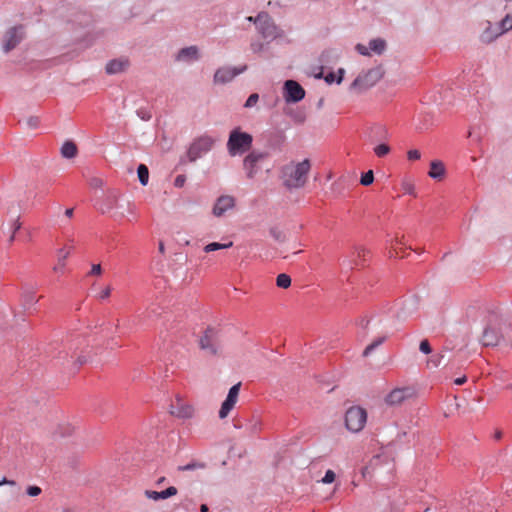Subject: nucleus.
Segmentation results:
<instances>
[{"label": "nucleus", "instance_id": "nucleus-29", "mask_svg": "<svg viewBox=\"0 0 512 512\" xmlns=\"http://www.w3.org/2000/svg\"><path fill=\"white\" fill-rule=\"evenodd\" d=\"M58 254V263L53 267L55 272L62 273L65 267V260L68 258L70 251H64V249H59L57 251Z\"/></svg>", "mask_w": 512, "mask_h": 512}, {"label": "nucleus", "instance_id": "nucleus-43", "mask_svg": "<svg viewBox=\"0 0 512 512\" xmlns=\"http://www.w3.org/2000/svg\"><path fill=\"white\" fill-rule=\"evenodd\" d=\"M419 350L423 353V354H430L432 352V348H431V345L429 343V341L427 339H424L420 342V345H419Z\"/></svg>", "mask_w": 512, "mask_h": 512}, {"label": "nucleus", "instance_id": "nucleus-23", "mask_svg": "<svg viewBox=\"0 0 512 512\" xmlns=\"http://www.w3.org/2000/svg\"><path fill=\"white\" fill-rule=\"evenodd\" d=\"M177 494V489L176 487L174 486H170L168 488H166L165 490L163 491H152V490H146L145 491V496L148 498V499H152L154 501H158V500H162V499H167V498H170L172 496H175Z\"/></svg>", "mask_w": 512, "mask_h": 512}, {"label": "nucleus", "instance_id": "nucleus-49", "mask_svg": "<svg viewBox=\"0 0 512 512\" xmlns=\"http://www.w3.org/2000/svg\"><path fill=\"white\" fill-rule=\"evenodd\" d=\"M407 156H408L409 160H418V159H420L421 154H420L419 150L412 149V150L408 151Z\"/></svg>", "mask_w": 512, "mask_h": 512}, {"label": "nucleus", "instance_id": "nucleus-39", "mask_svg": "<svg viewBox=\"0 0 512 512\" xmlns=\"http://www.w3.org/2000/svg\"><path fill=\"white\" fill-rule=\"evenodd\" d=\"M269 233L273 237V239L279 243H283L286 241L285 233L277 227H271Z\"/></svg>", "mask_w": 512, "mask_h": 512}, {"label": "nucleus", "instance_id": "nucleus-17", "mask_svg": "<svg viewBox=\"0 0 512 512\" xmlns=\"http://www.w3.org/2000/svg\"><path fill=\"white\" fill-rule=\"evenodd\" d=\"M409 396H411L409 388H396L386 396L385 402L391 406L399 405Z\"/></svg>", "mask_w": 512, "mask_h": 512}, {"label": "nucleus", "instance_id": "nucleus-28", "mask_svg": "<svg viewBox=\"0 0 512 512\" xmlns=\"http://www.w3.org/2000/svg\"><path fill=\"white\" fill-rule=\"evenodd\" d=\"M345 74V70L343 68H339L337 71V74L335 72H329L325 77L324 80L327 84L337 83L340 84L343 81Z\"/></svg>", "mask_w": 512, "mask_h": 512}, {"label": "nucleus", "instance_id": "nucleus-27", "mask_svg": "<svg viewBox=\"0 0 512 512\" xmlns=\"http://www.w3.org/2000/svg\"><path fill=\"white\" fill-rule=\"evenodd\" d=\"M37 302L38 298L35 296V292L33 290H25L22 293V305L24 309L32 308Z\"/></svg>", "mask_w": 512, "mask_h": 512}, {"label": "nucleus", "instance_id": "nucleus-52", "mask_svg": "<svg viewBox=\"0 0 512 512\" xmlns=\"http://www.w3.org/2000/svg\"><path fill=\"white\" fill-rule=\"evenodd\" d=\"M39 118L38 117H30L28 120H27V125L30 127V128H37L38 125H39Z\"/></svg>", "mask_w": 512, "mask_h": 512}, {"label": "nucleus", "instance_id": "nucleus-32", "mask_svg": "<svg viewBox=\"0 0 512 512\" xmlns=\"http://www.w3.org/2000/svg\"><path fill=\"white\" fill-rule=\"evenodd\" d=\"M500 29L498 33H506L512 30V15L507 14L501 21L497 22Z\"/></svg>", "mask_w": 512, "mask_h": 512}, {"label": "nucleus", "instance_id": "nucleus-16", "mask_svg": "<svg viewBox=\"0 0 512 512\" xmlns=\"http://www.w3.org/2000/svg\"><path fill=\"white\" fill-rule=\"evenodd\" d=\"M201 58L200 50L196 45L181 48L175 55L176 62L191 64Z\"/></svg>", "mask_w": 512, "mask_h": 512}, {"label": "nucleus", "instance_id": "nucleus-47", "mask_svg": "<svg viewBox=\"0 0 512 512\" xmlns=\"http://www.w3.org/2000/svg\"><path fill=\"white\" fill-rule=\"evenodd\" d=\"M253 53H259L264 50L265 45L259 41H254L250 44Z\"/></svg>", "mask_w": 512, "mask_h": 512}, {"label": "nucleus", "instance_id": "nucleus-55", "mask_svg": "<svg viewBox=\"0 0 512 512\" xmlns=\"http://www.w3.org/2000/svg\"><path fill=\"white\" fill-rule=\"evenodd\" d=\"M20 228H21V223L17 219L12 224V232L16 233Z\"/></svg>", "mask_w": 512, "mask_h": 512}, {"label": "nucleus", "instance_id": "nucleus-13", "mask_svg": "<svg viewBox=\"0 0 512 512\" xmlns=\"http://www.w3.org/2000/svg\"><path fill=\"white\" fill-rule=\"evenodd\" d=\"M419 308V298L418 296L412 294L407 297L402 302V306L399 308V310L396 313V317L404 321L407 318L413 316Z\"/></svg>", "mask_w": 512, "mask_h": 512}, {"label": "nucleus", "instance_id": "nucleus-22", "mask_svg": "<svg viewBox=\"0 0 512 512\" xmlns=\"http://www.w3.org/2000/svg\"><path fill=\"white\" fill-rule=\"evenodd\" d=\"M170 413L178 418L187 419L192 417L193 408L190 405L178 401L177 404H172L170 406Z\"/></svg>", "mask_w": 512, "mask_h": 512}, {"label": "nucleus", "instance_id": "nucleus-54", "mask_svg": "<svg viewBox=\"0 0 512 512\" xmlns=\"http://www.w3.org/2000/svg\"><path fill=\"white\" fill-rule=\"evenodd\" d=\"M135 211H136V207L134 204H132L131 202H127V212L131 215H134L135 214Z\"/></svg>", "mask_w": 512, "mask_h": 512}, {"label": "nucleus", "instance_id": "nucleus-48", "mask_svg": "<svg viewBox=\"0 0 512 512\" xmlns=\"http://www.w3.org/2000/svg\"><path fill=\"white\" fill-rule=\"evenodd\" d=\"M41 488L38 486H29L26 490L27 494L31 497L38 496L41 493Z\"/></svg>", "mask_w": 512, "mask_h": 512}, {"label": "nucleus", "instance_id": "nucleus-64", "mask_svg": "<svg viewBox=\"0 0 512 512\" xmlns=\"http://www.w3.org/2000/svg\"><path fill=\"white\" fill-rule=\"evenodd\" d=\"M200 511H201V512H208V511H209V508H208V506H207L206 504H202V505L200 506Z\"/></svg>", "mask_w": 512, "mask_h": 512}, {"label": "nucleus", "instance_id": "nucleus-11", "mask_svg": "<svg viewBox=\"0 0 512 512\" xmlns=\"http://www.w3.org/2000/svg\"><path fill=\"white\" fill-rule=\"evenodd\" d=\"M304 88L295 80H286L283 85V97L286 103H298L305 98Z\"/></svg>", "mask_w": 512, "mask_h": 512}, {"label": "nucleus", "instance_id": "nucleus-19", "mask_svg": "<svg viewBox=\"0 0 512 512\" xmlns=\"http://www.w3.org/2000/svg\"><path fill=\"white\" fill-rule=\"evenodd\" d=\"M235 204V199L232 196H221L217 199L214 207L213 214L217 217L222 216L226 211L231 209Z\"/></svg>", "mask_w": 512, "mask_h": 512}, {"label": "nucleus", "instance_id": "nucleus-59", "mask_svg": "<svg viewBox=\"0 0 512 512\" xmlns=\"http://www.w3.org/2000/svg\"><path fill=\"white\" fill-rule=\"evenodd\" d=\"M369 323H370V319L362 318V319L360 320V323H359V324H360V326H361L362 328H367V326L369 325Z\"/></svg>", "mask_w": 512, "mask_h": 512}, {"label": "nucleus", "instance_id": "nucleus-30", "mask_svg": "<svg viewBox=\"0 0 512 512\" xmlns=\"http://www.w3.org/2000/svg\"><path fill=\"white\" fill-rule=\"evenodd\" d=\"M285 113H286V115L291 117L294 122H296L298 124L303 123L305 121V119H306L305 112L303 110H300V109H296V110L289 109V110H286Z\"/></svg>", "mask_w": 512, "mask_h": 512}, {"label": "nucleus", "instance_id": "nucleus-31", "mask_svg": "<svg viewBox=\"0 0 512 512\" xmlns=\"http://www.w3.org/2000/svg\"><path fill=\"white\" fill-rule=\"evenodd\" d=\"M137 174H138V179H139V182L141 183V185L146 186L149 181L148 167L144 164H140L137 167Z\"/></svg>", "mask_w": 512, "mask_h": 512}, {"label": "nucleus", "instance_id": "nucleus-57", "mask_svg": "<svg viewBox=\"0 0 512 512\" xmlns=\"http://www.w3.org/2000/svg\"><path fill=\"white\" fill-rule=\"evenodd\" d=\"M125 216V214L123 212H118V211H115L112 215V217L115 219V220H120L122 219L123 217Z\"/></svg>", "mask_w": 512, "mask_h": 512}, {"label": "nucleus", "instance_id": "nucleus-4", "mask_svg": "<svg viewBox=\"0 0 512 512\" xmlns=\"http://www.w3.org/2000/svg\"><path fill=\"white\" fill-rule=\"evenodd\" d=\"M385 70L382 65L362 70L350 85V90L358 93L367 91L374 87L384 76Z\"/></svg>", "mask_w": 512, "mask_h": 512}, {"label": "nucleus", "instance_id": "nucleus-8", "mask_svg": "<svg viewBox=\"0 0 512 512\" xmlns=\"http://www.w3.org/2000/svg\"><path fill=\"white\" fill-rule=\"evenodd\" d=\"M270 156L268 151L252 150L243 159V169L248 179H253L260 171V164Z\"/></svg>", "mask_w": 512, "mask_h": 512}, {"label": "nucleus", "instance_id": "nucleus-21", "mask_svg": "<svg viewBox=\"0 0 512 512\" xmlns=\"http://www.w3.org/2000/svg\"><path fill=\"white\" fill-rule=\"evenodd\" d=\"M498 29H500V28L497 23L493 24L490 21H487V26L485 27L484 31L480 35L481 42L488 44V43L493 42L499 36H501L503 33H498L499 32Z\"/></svg>", "mask_w": 512, "mask_h": 512}, {"label": "nucleus", "instance_id": "nucleus-12", "mask_svg": "<svg viewBox=\"0 0 512 512\" xmlns=\"http://www.w3.org/2000/svg\"><path fill=\"white\" fill-rule=\"evenodd\" d=\"M387 48V43L383 38H374L369 41L368 46L358 43L355 50L363 56H371L372 53L382 55Z\"/></svg>", "mask_w": 512, "mask_h": 512}, {"label": "nucleus", "instance_id": "nucleus-50", "mask_svg": "<svg viewBox=\"0 0 512 512\" xmlns=\"http://www.w3.org/2000/svg\"><path fill=\"white\" fill-rule=\"evenodd\" d=\"M102 273V267L100 264H93L91 267V270L89 272V275H96L99 276Z\"/></svg>", "mask_w": 512, "mask_h": 512}, {"label": "nucleus", "instance_id": "nucleus-58", "mask_svg": "<svg viewBox=\"0 0 512 512\" xmlns=\"http://www.w3.org/2000/svg\"><path fill=\"white\" fill-rule=\"evenodd\" d=\"M342 265H343L344 267H347L348 269H352V268H353L352 261H351V260H349V259H344V260L342 261Z\"/></svg>", "mask_w": 512, "mask_h": 512}, {"label": "nucleus", "instance_id": "nucleus-36", "mask_svg": "<svg viewBox=\"0 0 512 512\" xmlns=\"http://www.w3.org/2000/svg\"><path fill=\"white\" fill-rule=\"evenodd\" d=\"M157 316H158L157 309L154 307H151V308H148L146 312L138 313L136 315V318L139 323H142V322H144V320L146 318L150 319V318H155Z\"/></svg>", "mask_w": 512, "mask_h": 512}, {"label": "nucleus", "instance_id": "nucleus-7", "mask_svg": "<svg viewBox=\"0 0 512 512\" xmlns=\"http://www.w3.org/2000/svg\"><path fill=\"white\" fill-rule=\"evenodd\" d=\"M215 144V139L209 135H202L196 138L189 146L187 157L190 162H195L203 155L212 150Z\"/></svg>", "mask_w": 512, "mask_h": 512}, {"label": "nucleus", "instance_id": "nucleus-18", "mask_svg": "<svg viewBox=\"0 0 512 512\" xmlns=\"http://www.w3.org/2000/svg\"><path fill=\"white\" fill-rule=\"evenodd\" d=\"M264 138L268 149L280 150L286 137L282 131H274L264 134Z\"/></svg>", "mask_w": 512, "mask_h": 512}, {"label": "nucleus", "instance_id": "nucleus-25", "mask_svg": "<svg viewBox=\"0 0 512 512\" xmlns=\"http://www.w3.org/2000/svg\"><path fill=\"white\" fill-rule=\"evenodd\" d=\"M428 175L435 180H441L445 175V167L443 162L434 160L430 163V171Z\"/></svg>", "mask_w": 512, "mask_h": 512}, {"label": "nucleus", "instance_id": "nucleus-51", "mask_svg": "<svg viewBox=\"0 0 512 512\" xmlns=\"http://www.w3.org/2000/svg\"><path fill=\"white\" fill-rule=\"evenodd\" d=\"M186 177L184 175H178L174 180L175 187H182L185 184Z\"/></svg>", "mask_w": 512, "mask_h": 512}, {"label": "nucleus", "instance_id": "nucleus-26", "mask_svg": "<svg viewBox=\"0 0 512 512\" xmlns=\"http://www.w3.org/2000/svg\"><path fill=\"white\" fill-rule=\"evenodd\" d=\"M60 152L63 158L72 159L77 155L78 149L74 142L66 141L62 145Z\"/></svg>", "mask_w": 512, "mask_h": 512}, {"label": "nucleus", "instance_id": "nucleus-1", "mask_svg": "<svg viewBox=\"0 0 512 512\" xmlns=\"http://www.w3.org/2000/svg\"><path fill=\"white\" fill-rule=\"evenodd\" d=\"M308 159L297 164H288L282 168L283 184L288 189H298L305 185L310 170Z\"/></svg>", "mask_w": 512, "mask_h": 512}, {"label": "nucleus", "instance_id": "nucleus-2", "mask_svg": "<svg viewBox=\"0 0 512 512\" xmlns=\"http://www.w3.org/2000/svg\"><path fill=\"white\" fill-rule=\"evenodd\" d=\"M504 323L503 318L496 312H491L484 326L480 343L485 347H495L501 343L504 338L501 331V325Z\"/></svg>", "mask_w": 512, "mask_h": 512}, {"label": "nucleus", "instance_id": "nucleus-37", "mask_svg": "<svg viewBox=\"0 0 512 512\" xmlns=\"http://www.w3.org/2000/svg\"><path fill=\"white\" fill-rule=\"evenodd\" d=\"M276 285L279 288L286 289L291 285V277L288 274L281 273L276 278Z\"/></svg>", "mask_w": 512, "mask_h": 512}, {"label": "nucleus", "instance_id": "nucleus-46", "mask_svg": "<svg viewBox=\"0 0 512 512\" xmlns=\"http://www.w3.org/2000/svg\"><path fill=\"white\" fill-rule=\"evenodd\" d=\"M136 113L137 116L144 121H149L152 117L151 113L146 109H138Z\"/></svg>", "mask_w": 512, "mask_h": 512}, {"label": "nucleus", "instance_id": "nucleus-60", "mask_svg": "<svg viewBox=\"0 0 512 512\" xmlns=\"http://www.w3.org/2000/svg\"><path fill=\"white\" fill-rule=\"evenodd\" d=\"M466 380H467V378L465 376H463V377L456 378L454 380V383L456 385H462V384H464L466 382Z\"/></svg>", "mask_w": 512, "mask_h": 512}, {"label": "nucleus", "instance_id": "nucleus-15", "mask_svg": "<svg viewBox=\"0 0 512 512\" xmlns=\"http://www.w3.org/2000/svg\"><path fill=\"white\" fill-rule=\"evenodd\" d=\"M241 383L234 384L228 391V394L226 396V399L221 405V408L219 410V418L224 419L227 417V415L230 413V411L233 409L234 405L237 402V398L239 395Z\"/></svg>", "mask_w": 512, "mask_h": 512}, {"label": "nucleus", "instance_id": "nucleus-62", "mask_svg": "<svg viewBox=\"0 0 512 512\" xmlns=\"http://www.w3.org/2000/svg\"><path fill=\"white\" fill-rule=\"evenodd\" d=\"M77 362L79 365H83L84 363L87 362V359L84 356H80L78 357Z\"/></svg>", "mask_w": 512, "mask_h": 512}, {"label": "nucleus", "instance_id": "nucleus-20", "mask_svg": "<svg viewBox=\"0 0 512 512\" xmlns=\"http://www.w3.org/2000/svg\"><path fill=\"white\" fill-rule=\"evenodd\" d=\"M129 60L127 58H119L110 60L105 67L106 73L109 75L124 72L129 67Z\"/></svg>", "mask_w": 512, "mask_h": 512}, {"label": "nucleus", "instance_id": "nucleus-40", "mask_svg": "<svg viewBox=\"0 0 512 512\" xmlns=\"http://www.w3.org/2000/svg\"><path fill=\"white\" fill-rule=\"evenodd\" d=\"M373 181H374V173L372 170H369L361 175L360 183L363 186H369L373 183Z\"/></svg>", "mask_w": 512, "mask_h": 512}, {"label": "nucleus", "instance_id": "nucleus-56", "mask_svg": "<svg viewBox=\"0 0 512 512\" xmlns=\"http://www.w3.org/2000/svg\"><path fill=\"white\" fill-rule=\"evenodd\" d=\"M405 192L410 194V195H414V186L411 185V184H406L405 187Z\"/></svg>", "mask_w": 512, "mask_h": 512}, {"label": "nucleus", "instance_id": "nucleus-9", "mask_svg": "<svg viewBox=\"0 0 512 512\" xmlns=\"http://www.w3.org/2000/svg\"><path fill=\"white\" fill-rule=\"evenodd\" d=\"M367 422V412L360 406H352L345 413L346 428L353 432H360Z\"/></svg>", "mask_w": 512, "mask_h": 512}, {"label": "nucleus", "instance_id": "nucleus-10", "mask_svg": "<svg viewBox=\"0 0 512 512\" xmlns=\"http://www.w3.org/2000/svg\"><path fill=\"white\" fill-rule=\"evenodd\" d=\"M247 70V65L240 67L223 66L218 68L213 76L214 84L224 85Z\"/></svg>", "mask_w": 512, "mask_h": 512}, {"label": "nucleus", "instance_id": "nucleus-38", "mask_svg": "<svg viewBox=\"0 0 512 512\" xmlns=\"http://www.w3.org/2000/svg\"><path fill=\"white\" fill-rule=\"evenodd\" d=\"M3 485L11 486V495L12 496H17L21 491V488L18 486V484L14 480H9L5 477L0 480V487Z\"/></svg>", "mask_w": 512, "mask_h": 512}, {"label": "nucleus", "instance_id": "nucleus-14", "mask_svg": "<svg viewBox=\"0 0 512 512\" xmlns=\"http://www.w3.org/2000/svg\"><path fill=\"white\" fill-rule=\"evenodd\" d=\"M23 39V26L10 28L3 38V50L8 53L13 50Z\"/></svg>", "mask_w": 512, "mask_h": 512}, {"label": "nucleus", "instance_id": "nucleus-61", "mask_svg": "<svg viewBox=\"0 0 512 512\" xmlns=\"http://www.w3.org/2000/svg\"><path fill=\"white\" fill-rule=\"evenodd\" d=\"M74 210L73 208H68L65 210V216L71 218L73 216Z\"/></svg>", "mask_w": 512, "mask_h": 512}, {"label": "nucleus", "instance_id": "nucleus-33", "mask_svg": "<svg viewBox=\"0 0 512 512\" xmlns=\"http://www.w3.org/2000/svg\"><path fill=\"white\" fill-rule=\"evenodd\" d=\"M386 340V337H378L375 340L372 341L363 351V357L369 356L376 348H378L381 344L384 343Z\"/></svg>", "mask_w": 512, "mask_h": 512}, {"label": "nucleus", "instance_id": "nucleus-3", "mask_svg": "<svg viewBox=\"0 0 512 512\" xmlns=\"http://www.w3.org/2000/svg\"><path fill=\"white\" fill-rule=\"evenodd\" d=\"M253 143V136L241 130L240 127L232 129L227 140V151L231 157L241 156L250 151Z\"/></svg>", "mask_w": 512, "mask_h": 512}, {"label": "nucleus", "instance_id": "nucleus-53", "mask_svg": "<svg viewBox=\"0 0 512 512\" xmlns=\"http://www.w3.org/2000/svg\"><path fill=\"white\" fill-rule=\"evenodd\" d=\"M111 294V287L110 286H107L104 290L101 291V293L99 294V298L101 300H104V299H107Z\"/></svg>", "mask_w": 512, "mask_h": 512}, {"label": "nucleus", "instance_id": "nucleus-45", "mask_svg": "<svg viewBox=\"0 0 512 512\" xmlns=\"http://www.w3.org/2000/svg\"><path fill=\"white\" fill-rule=\"evenodd\" d=\"M335 477H336V475L332 470H327L321 481L324 484H330V483L334 482Z\"/></svg>", "mask_w": 512, "mask_h": 512}, {"label": "nucleus", "instance_id": "nucleus-6", "mask_svg": "<svg viewBox=\"0 0 512 512\" xmlns=\"http://www.w3.org/2000/svg\"><path fill=\"white\" fill-rule=\"evenodd\" d=\"M199 348L209 356H216L221 350V331L208 326L199 338Z\"/></svg>", "mask_w": 512, "mask_h": 512}, {"label": "nucleus", "instance_id": "nucleus-42", "mask_svg": "<svg viewBox=\"0 0 512 512\" xmlns=\"http://www.w3.org/2000/svg\"><path fill=\"white\" fill-rule=\"evenodd\" d=\"M259 101V94L257 93H252L246 100V102L244 103V108H252L254 107L257 102Z\"/></svg>", "mask_w": 512, "mask_h": 512}, {"label": "nucleus", "instance_id": "nucleus-63", "mask_svg": "<svg viewBox=\"0 0 512 512\" xmlns=\"http://www.w3.org/2000/svg\"><path fill=\"white\" fill-rule=\"evenodd\" d=\"M501 437H502V432H501L500 430H497V431L495 432V434H494V438H495L496 440H499V439H501Z\"/></svg>", "mask_w": 512, "mask_h": 512}, {"label": "nucleus", "instance_id": "nucleus-34", "mask_svg": "<svg viewBox=\"0 0 512 512\" xmlns=\"http://www.w3.org/2000/svg\"><path fill=\"white\" fill-rule=\"evenodd\" d=\"M206 464L204 462L200 461H191L186 465H182L178 467V470L180 471H193L197 469H205Z\"/></svg>", "mask_w": 512, "mask_h": 512}, {"label": "nucleus", "instance_id": "nucleus-24", "mask_svg": "<svg viewBox=\"0 0 512 512\" xmlns=\"http://www.w3.org/2000/svg\"><path fill=\"white\" fill-rule=\"evenodd\" d=\"M123 205L119 203L115 194H110L106 197L104 203L99 208L102 214L108 213L113 209H122Z\"/></svg>", "mask_w": 512, "mask_h": 512}, {"label": "nucleus", "instance_id": "nucleus-5", "mask_svg": "<svg viewBox=\"0 0 512 512\" xmlns=\"http://www.w3.org/2000/svg\"><path fill=\"white\" fill-rule=\"evenodd\" d=\"M255 26L258 33L267 43L284 36V31L276 25L272 17L266 12H260L255 17Z\"/></svg>", "mask_w": 512, "mask_h": 512}, {"label": "nucleus", "instance_id": "nucleus-44", "mask_svg": "<svg viewBox=\"0 0 512 512\" xmlns=\"http://www.w3.org/2000/svg\"><path fill=\"white\" fill-rule=\"evenodd\" d=\"M475 500L472 497L463 500V506L468 510V512H478V510L474 506Z\"/></svg>", "mask_w": 512, "mask_h": 512}, {"label": "nucleus", "instance_id": "nucleus-35", "mask_svg": "<svg viewBox=\"0 0 512 512\" xmlns=\"http://www.w3.org/2000/svg\"><path fill=\"white\" fill-rule=\"evenodd\" d=\"M232 245H233L232 242H229V243H226V244H221V243H218V242H212V243L207 244L204 247V251L207 252V253L214 252V251H217V250H220V249L230 248Z\"/></svg>", "mask_w": 512, "mask_h": 512}, {"label": "nucleus", "instance_id": "nucleus-41", "mask_svg": "<svg viewBox=\"0 0 512 512\" xmlns=\"http://www.w3.org/2000/svg\"><path fill=\"white\" fill-rule=\"evenodd\" d=\"M390 152V147L387 144H379L374 148V153L378 157H384Z\"/></svg>", "mask_w": 512, "mask_h": 512}]
</instances>
